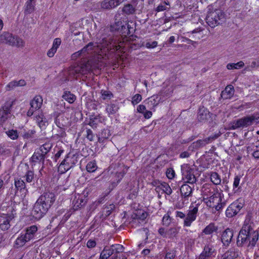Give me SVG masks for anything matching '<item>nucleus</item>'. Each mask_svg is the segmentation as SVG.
Returning <instances> with one entry per match:
<instances>
[{"mask_svg": "<svg viewBox=\"0 0 259 259\" xmlns=\"http://www.w3.org/2000/svg\"><path fill=\"white\" fill-rule=\"evenodd\" d=\"M97 168V165L95 161L89 162L86 166L87 170L89 172H94Z\"/></svg>", "mask_w": 259, "mask_h": 259, "instance_id": "46", "label": "nucleus"}, {"mask_svg": "<svg viewBox=\"0 0 259 259\" xmlns=\"http://www.w3.org/2000/svg\"><path fill=\"white\" fill-rule=\"evenodd\" d=\"M37 199L50 208L55 201V195L52 192H45L41 195Z\"/></svg>", "mask_w": 259, "mask_h": 259, "instance_id": "14", "label": "nucleus"}, {"mask_svg": "<svg viewBox=\"0 0 259 259\" xmlns=\"http://www.w3.org/2000/svg\"><path fill=\"white\" fill-rule=\"evenodd\" d=\"M194 146L196 148H200L205 146V143L202 140H197L196 142L194 143Z\"/></svg>", "mask_w": 259, "mask_h": 259, "instance_id": "62", "label": "nucleus"}, {"mask_svg": "<svg viewBox=\"0 0 259 259\" xmlns=\"http://www.w3.org/2000/svg\"><path fill=\"white\" fill-rule=\"evenodd\" d=\"M258 67H259V58H257L253 61L249 66V67L252 69L257 68Z\"/></svg>", "mask_w": 259, "mask_h": 259, "instance_id": "64", "label": "nucleus"}, {"mask_svg": "<svg viewBox=\"0 0 259 259\" xmlns=\"http://www.w3.org/2000/svg\"><path fill=\"white\" fill-rule=\"evenodd\" d=\"M70 169L68 166L65 165V163L62 161L58 168V171L61 174H64L67 170Z\"/></svg>", "mask_w": 259, "mask_h": 259, "instance_id": "52", "label": "nucleus"}, {"mask_svg": "<svg viewBox=\"0 0 259 259\" xmlns=\"http://www.w3.org/2000/svg\"><path fill=\"white\" fill-rule=\"evenodd\" d=\"M246 231L245 233L244 232H241V230L240 231L237 240V245L254 246L258 239V232L254 229H246Z\"/></svg>", "mask_w": 259, "mask_h": 259, "instance_id": "2", "label": "nucleus"}, {"mask_svg": "<svg viewBox=\"0 0 259 259\" xmlns=\"http://www.w3.org/2000/svg\"><path fill=\"white\" fill-rule=\"evenodd\" d=\"M124 250V247L122 245L115 244L110 246H106L102 251L99 259H107L111 255H117L118 253H121Z\"/></svg>", "mask_w": 259, "mask_h": 259, "instance_id": "6", "label": "nucleus"}, {"mask_svg": "<svg viewBox=\"0 0 259 259\" xmlns=\"http://www.w3.org/2000/svg\"><path fill=\"white\" fill-rule=\"evenodd\" d=\"M6 134L12 140H16L18 138V134L17 130H9L6 132Z\"/></svg>", "mask_w": 259, "mask_h": 259, "instance_id": "49", "label": "nucleus"}, {"mask_svg": "<svg viewBox=\"0 0 259 259\" xmlns=\"http://www.w3.org/2000/svg\"><path fill=\"white\" fill-rule=\"evenodd\" d=\"M49 208L37 199L31 211V215L35 220H39L46 214Z\"/></svg>", "mask_w": 259, "mask_h": 259, "instance_id": "7", "label": "nucleus"}, {"mask_svg": "<svg viewBox=\"0 0 259 259\" xmlns=\"http://www.w3.org/2000/svg\"><path fill=\"white\" fill-rule=\"evenodd\" d=\"M225 17V14L222 10L215 9L208 12L206 22L210 27L213 28L221 24L224 21Z\"/></svg>", "mask_w": 259, "mask_h": 259, "instance_id": "3", "label": "nucleus"}, {"mask_svg": "<svg viewBox=\"0 0 259 259\" xmlns=\"http://www.w3.org/2000/svg\"><path fill=\"white\" fill-rule=\"evenodd\" d=\"M26 85V81L24 79H20L19 81L13 80L10 82L6 87V90L9 91L14 90L17 87H23Z\"/></svg>", "mask_w": 259, "mask_h": 259, "instance_id": "26", "label": "nucleus"}, {"mask_svg": "<svg viewBox=\"0 0 259 259\" xmlns=\"http://www.w3.org/2000/svg\"><path fill=\"white\" fill-rule=\"evenodd\" d=\"M0 42L17 47H23L25 45L23 39L18 36H14L8 32L0 33Z\"/></svg>", "mask_w": 259, "mask_h": 259, "instance_id": "4", "label": "nucleus"}, {"mask_svg": "<svg viewBox=\"0 0 259 259\" xmlns=\"http://www.w3.org/2000/svg\"><path fill=\"white\" fill-rule=\"evenodd\" d=\"M38 230L37 227L35 225H32L25 229V233L24 234L27 240L30 241L33 239Z\"/></svg>", "mask_w": 259, "mask_h": 259, "instance_id": "22", "label": "nucleus"}, {"mask_svg": "<svg viewBox=\"0 0 259 259\" xmlns=\"http://www.w3.org/2000/svg\"><path fill=\"white\" fill-rule=\"evenodd\" d=\"M15 186L17 191L22 192V194L26 195L28 192L26 188V185L24 182L20 179H16L15 181Z\"/></svg>", "mask_w": 259, "mask_h": 259, "instance_id": "29", "label": "nucleus"}, {"mask_svg": "<svg viewBox=\"0 0 259 259\" xmlns=\"http://www.w3.org/2000/svg\"><path fill=\"white\" fill-rule=\"evenodd\" d=\"M144 102L146 104L148 105V107L150 110H154V107L158 104V103L154 96L148 98Z\"/></svg>", "mask_w": 259, "mask_h": 259, "instance_id": "38", "label": "nucleus"}, {"mask_svg": "<svg viewBox=\"0 0 259 259\" xmlns=\"http://www.w3.org/2000/svg\"><path fill=\"white\" fill-rule=\"evenodd\" d=\"M24 178L27 182L30 183L34 179V172L32 170H28L25 175Z\"/></svg>", "mask_w": 259, "mask_h": 259, "instance_id": "51", "label": "nucleus"}, {"mask_svg": "<svg viewBox=\"0 0 259 259\" xmlns=\"http://www.w3.org/2000/svg\"><path fill=\"white\" fill-rule=\"evenodd\" d=\"M210 179L212 183L215 185L220 184L221 182V177L216 172H212L211 173Z\"/></svg>", "mask_w": 259, "mask_h": 259, "instance_id": "42", "label": "nucleus"}, {"mask_svg": "<svg viewBox=\"0 0 259 259\" xmlns=\"http://www.w3.org/2000/svg\"><path fill=\"white\" fill-rule=\"evenodd\" d=\"M221 201V194L218 193L214 194L213 196L208 198L207 200L204 201L206 205L209 207L216 208L218 203Z\"/></svg>", "mask_w": 259, "mask_h": 259, "instance_id": "19", "label": "nucleus"}, {"mask_svg": "<svg viewBox=\"0 0 259 259\" xmlns=\"http://www.w3.org/2000/svg\"><path fill=\"white\" fill-rule=\"evenodd\" d=\"M35 120L40 128H44L46 127L47 119L41 112L35 116Z\"/></svg>", "mask_w": 259, "mask_h": 259, "instance_id": "31", "label": "nucleus"}, {"mask_svg": "<svg viewBox=\"0 0 259 259\" xmlns=\"http://www.w3.org/2000/svg\"><path fill=\"white\" fill-rule=\"evenodd\" d=\"M218 229V227L215 226L214 224L210 223L204 229L203 233L206 235H210L216 232Z\"/></svg>", "mask_w": 259, "mask_h": 259, "instance_id": "39", "label": "nucleus"}, {"mask_svg": "<svg viewBox=\"0 0 259 259\" xmlns=\"http://www.w3.org/2000/svg\"><path fill=\"white\" fill-rule=\"evenodd\" d=\"M52 144L50 143H45L41 145L38 149L39 152L44 154L45 156L50 151L52 148Z\"/></svg>", "mask_w": 259, "mask_h": 259, "instance_id": "43", "label": "nucleus"}, {"mask_svg": "<svg viewBox=\"0 0 259 259\" xmlns=\"http://www.w3.org/2000/svg\"><path fill=\"white\" fill-rule=\"evenodd\" d=\"M134 220L132 222V226H134L135 223H140V221H143L147 217V214L146 212H142V214H140V212L135 214Z\"/></svg>", "mask_w": 259, "mask_h": 259, "instance_id": "35", "label": "nucleus"}, {"mask_svg": "<svg viewBox=\"0 0 259 259\" xmlns=\"http://www.w3.org/2000/svg\"><path fill=\"white\" fill-rule=\"evenodd\" d=\"M46 156L37 149L32 155L30 161L35 164L36 162L44 163Z\"/></svg>", "mask_w": 259, "mask_h": 259, "instance_id": "23", "label": "nucleus"}, {"mask_svg": "<svg viewBox=\"0 0 259 259\" xmlns=\"http://www.w3.org/2000/svg\"><path fill=\"white\" fill-rule=\"evenodd\" d=\"M119 108L117 103H111L107 105L106 110L109 114H114L118 111Z\"/></svg>", "mask_w": 259, "mask_h": 259, "instance_id": "36", "label": "nucleus"}, {"mask_svg": "<svg viewBox=\"0 0 259 259\" xmlns=\"http://www.w3.org/2000/svg\"><path fill=\"white\" fill-rule=\"evenodd\" d=\"M93 45V42H90L80 50L83 57H87L88 54L92 53L94 50Z\"/></svg>", "mask_w": 259, "mask_h": 259, "instance_id": "32", "label": "nucleus"}, {"mask_svg": "<svg viewBox=\"0 0 259 259\" xmlns=\"http://www.w3.org/2000/svg\"><path fill=\"white\" fill-rule=\"evenodd\" d=\"M127 168H125L121 171L116 172L115 177L117 179L118 182L120 181L122 179L124 175L126 174Z\"/></svg>", "mask_w": 259, "mask_h": 259, "instance_id": "54", "label": "nucleus"}, {"mask_svg": "<svg viewBox=\"0 0 259 259\" xmlns=\"http://www.w3.org/2000/svg\"><path fill=\"white\" fill-rule=\"evenodd\" d=\"M234 94V87L232 85H227L221 94V97L224 99H228L231 98Z\"/></svg>", "mask_w": 259, "mask_h": 259, "instance_id": "25", "label": "nucleus"}, {"mask_svg": "<svg viewBox=\"0 0 259 259\" xmlns=\"http://www.w3.org/2000/svg\"><path fill=\"white\" fill-rule=\"evenodd\" d=\"M202 193L203 196V200H207L208 198L213 196L215 194L214 189L209 184H205L203 185L202 189Z\"/></svg>", "mask_w": 259, "mask_h": 259, "instance_id": "21", "label": "nucleus"}, {"mask_svg": "<svg viewBox=\"0 0 259 259\" xmlns=\"http://www.w3.org/2000/svg\"><path fill=\"white\" fill-rule=\"evenodd\" d=\"M181 194L182 197L186 198L192 195L193 188L187 184H183L180 189Z\"/></svg>", "mask_w": 259, "mask_h": 259, "instance_id": "30", "label": "nucleus"}, {"mask_svg": "<svg viewBox=\"0 0 259 259\" xmlns=\"http://www.w3.org/2000/svg\"><path fill=\"white\" fill-rule=\"evenodd\" d=\"M233 237V230L227 228L222 234L221 240L225 246H228Z\"/></svg>", "mask_w": 259, "mask_h": 259, "instance_id": "16", "label": "nucleus"}, {"mask_svg": "<svg viewBox=\"0 0 259 259\" xmlns=\"http://www.w3.org/2000/svg\"><path fill=\"white\" fill-rule=\"evenodd\" d=\"M13 102H7L0 108V125L3 124L11 116V109Z\"/></svg>", "mask_w": 259, "mask_h": 259, "instance_id": "10", "label": "nucleus"}, {"mask_svg": "<svg viewBox=\"0 0 259 259\" xmlns=\"http://www.w3.org/2000/svg\"><path fill=\"white\" fill-rule=\"evenodd\" d=\"M124 0H103L101 2V8L104 10H111L119 6Z\"/></svg>", "mask_w": 259, "mask_h": 259, "instance_id": "15", "label": "nucleus"}, {"mask_svg": "<svg viewBox=\"0 0 259 259\" xmlns=\"http://www.w3.org/2000/svg\"><path fill=\"white\" fill-rule=\"evenodd\" d=\"M87 202V200L82 195L75 196L73 200V209L77 210L82 206H84Z\"/></svg>", "mask_w": 259, "mask_h": 259, "instance_id": "24", "label": "nucleus"}, {"mask_svg": "<svg viewBox=\"0 0 259 259\" xmlns=\"http://www.w3.org/2000/svg\"><path fill=\"white\" fill-rule=\"evenodd\" d=\"M143 45L148 49L154 48L157 46V42L156 41H153L151 43L146 42L145 44L143 43Z\"/></svg>", "mask_w": 259, "mask_h": 259, "instance_id": "57", "label": "nucleus"}, {"mask_svg": "<svg viewBox=\"0 0 259 259\" xmlns=\"http://www.w3.org/2000/svg\"><path fill=\"white\" fill-rule=\"evenodd\" d=\"M171 222L169 216L168 214H165L162 219V224L163 225L168 226Z\"/></svg>", "mask_w": 259, "mask_h": 259, "instance_id": "56", "label": "nucleus"}, {"mask_svg": "<svg viewBox=\"0 0 259 259\" xmlns=\"http://www.w3.org/2000/svg\"><path fill=\"white\" fill-rule=\"evenodd\" d=\"M111 136V134L110 133V131L108 129H104L100 135V137L99 138V142H101V141L102 140H104V139H107L108 138H109L110 137V136Z\"/></svg>", "mask_w": 259, "mask_h": 259, "instance_id": "48", "label": "nucleus"}, {"mask_svg": "<svg viewBox=\"0 0 259 259\" xmlns=\"http://www.w3.org/2000/svg\"><path fill=\"white\" fill-rule=\"evenodd\" d=\"M42 101L43 100L40 96L34 97L30 102V107L27 111V115L31 116L35 111L39 110L42 106Z\"/></svg>", "mask_w": 259, "mask_h": 259, "instance_id": "11", "label": "nucleus"}, {"mask_svg": "<svg viewBox=\"0 0 259 259\" xmlns=\"http://www.w3.org/2000/svg\"><path fill=\"white\" fill-rule=\"evenodd\" d=\"M62 98L69 103H73L76 99L75 96L68 91L64 92Z\"/></svg>", "mask_w": 259, "mask_h": 259, "instance_id": "41", "label": "nucleus"}, {"mask_svg": "<svg viewBox=\"0 0 259 259\" xmlns=\"http://www.w3.org/2000/svg\"><path fill=\"white\" fill-rule=\"evenodd\" d=\"M135 11V8L131 4H126L122 8V12L126 15L133 14Z\"/></svg>", "mask_w": 259, "mask_h": 259, "instance_id": "44", "label": "nucleus"}, {"mask_svg": "<svg viewBox=\"0 0 259 259\" xmlns=\"http://www.w3.org/2000/svg\"><path fill=\"white\" fill-rule=\"evenodd\" d=\"M181 170L183 179L186 180V182L190 184H194L197 181L194 175V169L190 167L189 164H185L181 166Z\"/></svg>", "mask_w": 259, "mask_h": 259, "instance_id": "8", "label": "nucleus"}, {"mask_svg": "<svg viewBox=\"0 0 259 259\" xmlns=\"http://www.w3.org/2000/svg\"><path fill=\"white\" fill-rule=\"evenodd\" d=\"M103 57L101 54H96L93 58L85 63H80L74 66L73 71L76 74L85 75L91 71L101 69L103 66Z\"/></svg>", "mask_w": 259, "mask_h": 259, "instance_id": "1", "label": "nucleus"}, {"mask_svg": "<svg viewBox=\"0 0 259 259\" xmlns=\"http://www.w3.org/2000/svg\"><path fill=\"white\" fill-rule=\"evenodd\" d=\"M225 205V201L223 200V199L221 198V201L219 202V203H218L217 206H216L215 209L218 211H219L220 210L222 209Z\"/></svg>", "mask_w": 259, "mask_h": 259, "instance_id": "60", "label": "nucleus"}, {"mask_svg": "<svg viewBox=\"0 0 259 259\" xmlns=\"http://www.w3.org/2000/svg\"><path fill=\"white\" fill-rule=\"evenodd\" d=\"M65 119L66 117L63 115L59 114L55 119V123L59 128L62 129L66 125Z\"/></svg>", "mask_w": 259, "mask_h": 259, "instance_id": "33", "label": "nucleus"}, {"mask_svg": "<svg viewBox=\"0 0 259 259\" xmlns=\"http://www.w3.org/2000/svg\"><path fill=\"white\" fill-rule=\"evenodd\" d=\"M242 203L238 200L231 204L226 211V214L228 218H232L236 215L243 207Z\"/></svg>", "mask_w": 259, "mask_h": 259, "instance_id": "12", "label": "nucleus"}, {"mask_svg": "<svg viewBox=\"0 0 259 259\" xmlns=\"http://www.w3.org/2000/svg\"><path fill=\"white\" fill-rule=\"evenodd\" d=\"M198 210V206L190 207L188 212L184 219V226L190 227L192 223L196 219Z\"/></svg>", "mask_w": 259, "mask_h": 259, "instance_id": "13", "label": "nucleus"}, {"mask_svg": "<svg viewBox=\"0 0 259 259\" xmlns=\"http://www.w3.org/2000/svg\"><path fill=\"white\" fill-rule=\"evenodd\" d=\"M244 65L243 61H239L237 63H229L227 65V68L229 70L237 69L242 68Z\"/></svg>", "mask_w": 259, "mask_h": 259, "instance_id": "45", "label": "nucleus"}, {"mask_svg": "<svg viewBox=\"0 0 259 259\" xmlns=\"http://www.w3.org/2000/svg\"><path fill=\"white\" fill-rule=\"evenodd\" d=\"M101 93L103 100L110 99L113 97V94L109 91L101 90Z\"/></svg>", "mask_w": 259, "mask_h": 259, "instance_id": "50", "label": "nucleus"}, {"mask_svg": "<svg viewBox=\"0 0 259 259\" xmlns=\"http://www.w3.org/2000/svg\"><path fill=\"white\" fill-rule=\"evenodd\" d=\"M259 120V114L254 113L250 116H247L234 121L232 124L233 130L244 128L251 125L253 123Z\"/></svg>", "mask_w": 259, "mask_h": 259, "instance_id": "5", "label": "nucleus"}, {"mask_svg": "<svg viewBox=\"0 0 259 259\" xmlns=\"http://www.w3.org/2000/svg\"><path fill=\"white\" fill-rule=\"evenodd\" d=\"M142 100V96L140 94H137L132 98V103L133 105H136L139 103Z\"/></svg>", "mask_w": 259, "mask_h": 259, "instance_id": "55", "label": "nucleus"}, {"mask_svg": "<svg viewBox=\"0 0 259 259\" xmlns=\"http://www.w3.org/2000/svg\"><path fill=\"white\" fill-rule=\"evenodd\" d=\"M179 232V229L177 228H170L167 230V237L172 238L175 237Z\"/></svg>", "mask_w": 259, "mask_h": 259, "instance_id": "47", "label": "nucleus"}, {"mask_svg": "<svg viewBox=\"0 0 259 259\" xmlns=\"http://www.w3.org/2000/svg\"><path fill=\"white\" fill-rule=\"evenodd\" d=\"M219 135H214L213 136H211L210 137L205 138L203 139H202L203 141L205 143V145L211 142L212 141L214 140L215 139H217L219 137Z\"/></svg>", "mask_w": 259, "mask_h": 259, "instance_id": "53", "label": "nucleus"}, {"mask_svg": "<svg viewBox=\"0 0 259 259\" xmlns=\"http://www.w3.org/2000/svg\"><path fill=\"white\" fill-rule=\"evenodd\" d=\"M214 250L212 247L209 245L205 246L198 259H212L215 256Z\"/></svg>", "mask_w": 259, "mask_h": 259, "instance_id": "18", "label": "nucleus"}, {"mask_svg": "<svg viewBox=\"0 0 259 259\" xmlns=\"http://www.w3.org/2000/svg\"><path fill=\"white\" fill-rule=\"evenodd\" d=\"M11 210L12 213L11 214H3L0 215V229L2 230L5 231L8 230L11 225L10 221L14 219L15 214L13 213L14 209L12 207H9V211Z\"/></svg>", "mask_w": 259, "mask_h": 259, "instance_id": "9", "label": "nucleus"}, {"mask_svg": "<svg viewBox=\"0 0 259 259\" xmlns=\"http://www.w3.org/2000/svg\"><path fill=\"white\" fill-rule=\"evenodd\" d=\"M94 134L91 130L88 129L87 130V138L90 141H93L94 140Z\"/></svg>", "mask_w": 259, "mask_h": 259, "instance_id": "61", "label": "nucleus"}, {"mask_svg": "<svg viewBox=\"0 0 259 259\" xmlns=\"http://www.w3.org/2000/svg\"><path fill=\"white\" fill-rule=\"evenodd\" d=\"M61 42V39L59 38H56L54 39L53 44L52 47L55 48L57 50L59 46L60 45Z\"/></svg>", "mask_w": 259, "mask_h": 259, "instance_id": "63", "label": "nucleus"}, {"mask_svg": "<svg viewBox=\"0 0 259 259\" xmlns=\"http://www.w3.org/2000/svg\"><path fill=\"white\" fill-rule=\"evenodd\" d=\"M238 256V252L234 248L226 251L222 256L223 259H234Z\"/></svg>", "mask_w": 259, "mask_h": 259, "instance_id": "37", "label": "nucleus"}, {"mask_svg": "<svg viewBox=\"0 0 259 259\" xmlns=\"http://www.w3.org/2000/svg\"><path fill=\"white\" fill-rule=\"evenodd\" d=\"M157 189H161L165 194L167 195H170L172 193V189L169 185L165 182H162L161 184L157 186Z\"/></svg>", "mask_w": 259, "mask_h": 259, "instance_id": "40", "label": "nucleus"}, {"mask_svg": "<svg viewBox=\"0 0 259 259\" xmlns=\"http://www.w3.org/2000/svg\"><path fill=\"white\" fill-rule=\"evenodd\" d=\"M115 208V205L113 203L105 205L103 208L102 214L100 218L103 220L106 219L111 214Z\"/></svg>", "mask_w": 259, "mask_h": 259, "instance_id": "27", "label": "nucleus"}, {"mask_svg": "<svg viewBox=\"0 0 259 259\" xmlns=\"http://www.w3.org/2000/svg\"><path fill=\"white\" fill-rule=\"evenodd\" d=\"M29 241L27 240V239L25 238V235L21 234L20 236H19L15 241V246L16 247H21L23 246L25 243Z\"/></svg>", "mask_w": 259, "mask_h": 259, "instance_id": "34", "label": "nucleus"}, {"mask_svg": "<svg viewBox=\"0 0 259 259\" xmlns=\"http://www.w3.org/2000/svg\"><path fill=\"white\" fill-rule=\"evenodd\" d=\"M176 257V253L174 251L167 252L164 259H174Z\"/></svg>", "mask_w": 259, "mask_h": 259, "instance_id": "59", "label": "nucleus"}, {"mask_svg": "<svg viewBox=\"0 0 259 259\" xmlns=\"http://www.w3.org/2000/svg\"><path fill=\"white\" fill-rule=\"evenodd\" d=\"M211 114L206 108L204 107L200 108L197 114L198 120L201 122H205L211 118Z\"/></svg>", "mask_w": 259, "mask_h": 259, "instance_id": "17", "label": "nucleus"}, {"mask_svg": "<svg viewBox=\"0 0 259 259\" xmlns=\"http://www.w3.org/2000/svg\"><path fill=\"white\" fill-rule=\"evenodd\" d=\"M252 215L251 213H248L245 217V220L244 223V224L241 229V232H243V230H244V233L245 232V230L246 229L248 230V229H253L252 228L253 222H251Z\"/></svg>", "mask_w": 259, "mask_h": 259, "instance_id": "28", "label": "nucleus"}, {"mask_svg": "<svg viewBox=\"0 0 259 259\" xmlns=\"http://www.w3.org/2000/svg\"><path fill=\"white\" fill-rule=\"evenodd\" d=\"M78 161V156L75 154L69 153L62 161L69 169L73 167Z\"/></svg>", "mask_w": 259, "mask_h": 259, "instance_id": "20", "label": "nucleus"}, {"mask_svg": "<svg viewBox=\"0 0 259 259\" xmlns=\"http://www.w3.org/2000/svg\"><path fill=\"white\" fill-rule=\"evenodd\" d=\"M166 174L168 179H172L175 177V172L172 168H168L166 172Z\"/></svg>", "mask_w": 259, "mask_h": 259, "instance_id": "58", "label": "nucleus"}]
</instances>
